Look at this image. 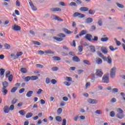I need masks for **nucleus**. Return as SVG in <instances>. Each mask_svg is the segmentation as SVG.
Segmentation results:
<instances>
[{
	"mask_svg": "<svg viewBox=\"0 0 125 125\" xmlns=\"http://www.w3.org/2000/svg\"><path fill=\"white\" fill-rule=\"evenodd\" d=\"M51 82V80H50V79L49 78H46L45 83L47 84H48V83H50Z\"/></svg>",
	"mask_w": 125,
	"mask_h": 125,
	"instance_id": "c03bdc74",
	"label": "nucleus"
},
{
	"mask_svg": "<svg viewBox=\"0 0 125 125\" xmlns=\"http://www.w3.org/2000/svg\"><path fill=\"white\" fill-rule=\"evenodd\" d=\"M33 93H34V91H28L27 93L26 94V97L30 98L33 95Z\"/></svg>",
	"mask_w": 125,
	"mask_h": 125,
	"instance_id": "2eb2a0df",
	"label": "nucleus"
},
{
	"mask_svg": "<svg viewBox=\"0 0 125 125\" xmlns=\"http://www.w3.org/2000/svg\"><path fill=\"white\" fill-rule=\"evenodd\" d=\"M32 42L34 44L36 45H41V43L38 41H32Z\"/></svg>",
	"mask_w": 125,
	"mask_h": 125,
	"instance_id": "37998d69",
	"label": "nucleus"
},
{
	"mask_svg": "<svg viewBox=\"0 0 125 125\" xmlns=\"http://www.w3.org/2000/svg\"><path fill=\"white\" fill-rule=\"evenodd\" d=\"M88 11L89 14H90V15H93L95 13V10H94L90 9L89 10H88Z\"/></svg>",
	"mask_w": 125,
	"mask_h": 125,
	"instance_id": "e433bc0d",
	"label": "nucleus"
},
{
	"mask_svg": "<svg viewBox=\"0 0 125 125\" xmlns=\"http://www.w3.org/2000/svg\"><path fill=\"white\" fill-rule=\"evenodd\" d=\"M52 58H53V60H54V61H60V60H61V58H60V57H57V56L52 57Z\"/></svg>",
	"mask_w": 125,
	"mask_h": 125,
	"instance_id": "bb28decb",
	"label": "nucleus"
},
{
	"mask_svg": "<svg viewBox=\"0 0 125 125\" xmlns=\"http://www.w3.org/2000/svg\"><path fill=\"white\" fill-rule=\"evenodd\" d=\"M95 62L96 63L98 64V65H100V64H102V60L99 58H96Z\"/></svg>",
	"mask_w": 125,
	"mask_h": 125,
	"instance_id": "4468645a",
	"label": "nucleus"
},
{
	"mask_svg": "<svg viewBox=\"0 0 125 125\" xmlns=\"http://www.w3.org/2000/svg\"><path fill=\"white\" fill-rule=\"evenodd\" d=\"M33 117V113L31 112L27 113L25 116L26 119H30V118H32Z\"/></svg>",
	"mask_w": 125,
	"mask_h": 125,
	"instance_id": "5701e85b",
	"label": "nucleus"
},
{
	"mask_svg": "<svg viewBox=\"0 0 125 125\" xmlns=\"http://www.w3.org/2000/svg\"><path fill=\"white\" fill-rule=\"evenodd\" d=\"M36 66L37 67V68H40V69H42V68H43V65L41 64H37L36 65Z\"/></svg>",
	"mask_w": 125,
	"mask_h": 125,
	"instance_id": "09e8293b",
	"label": "nucleus"
},
{
	"mask_svg": "<svg viewBox=\"0 0 125 125\" xmlns=\"http://www.w3.org/2000/svg\"><path fill=\"white\" fill-rule=\"evenodd\" d=\"M117 5L120 8H124V7H125V6H124V5L119 3H117Z\"/></svg>",
	"mask_w": 125,
	"mask_h": 125,
	"instance_id": "49530a36",
	"label": "nucleus"
},
{
	"mask_svg": "<svg viewBox=\"0 0 125 125\" xmlns=\"http://www.w3.org/2000/svg\"><path fill=\"white\" fill-rule=\"evenodd\" d=\"M80 10L81 11H83L84 12H86L87 11H88V10H89V9H88V8H87L86 7H81L80 8Z\"/></svg>",
	"mask_w": 125,
	"mask_h": 125,
	"instance_id": "dca6fc26",
	"label": "nucleus"
},
{
	"mask_svg": "<svg viewBox=\"0 0 125 125\" xmlns=\"http://www.w3.org/2000/svg\"><path fill=\"white\" fill-rule=\"evenodd\" d=\"M104 61H107L108 64H112V58L110 56H108L107 58H106V60Z\"/></svg>",
	"mask_w": 125,
	"mask_h": 125,
	"instance_id": "a211bd4d",
	"label": "nucleus"
},
{
	"mask_svg": "<svg viewBox=\"0 0 125 125\" xmlns=\"http://www.w3.org/2000/svg\"><path fill=\"white\" fill-rule=\"evenodd\" d=\"M3 111L5 114H8L9 113V107L7 105L4 106Z\"/></svg>",
	"mask_w": 125,
	"mask_h": 125,
	"instance_id": "ddd939ff",
	"label": "nucleus"
},
{
	"mask_svg": "<svg viewBox=\"0 0 125 125\" xmlns=\"http://www.w3.org/2000/svg\"><path fill=\"white\" fill-rule=\"evenodd\" d=\"M112 92H113L114 93H116L117 92H119V89H118L117 88H114L112 89Z\"/></svg>",
	"mask_w": 125,
	"mask_h": 125,
	"instance_id": "5fc2aeb1",
	"label": "nucleus"
},
{
	"mask_svg": "<svg viewBox=\"0 0 125 125\" xmlns=\"http://www.w3.org/2000/svg\"><path fill=\"white\" fill-rule=\"evenodd\" d=\"M66 80L67 82H72L73 79L70 77H66Z\"/></svg>",
	"mask_w": 125,
	"mask_h": 125,
	"instance_id": "3c124183",
	"label": "nucleus"
},
{
	"mask_svg": "<svg viewBox=\"0 0 125 125\" xmlns=\"http://www.w3.org/2000/svg\"><path fill=\"white\" fill-rule=\"evenodd\" d=\"M9 75H10V71L9 70H7L5 72V77H6V78H8V76H9Z\"/></svg>",
	"mask_w": 125,
	"mask_h": 125,
	"instance_id": "864d4df0",
	"label": "nucleus"
},
{
	"mask_svg": "<svg viewBox=\"0 0 125 125\" xmlns=\"http://www.w3.org/2000/svg\"><path fill=\"white\" fill-rule=\"evenodd\" d=\"M90 50L92 52H95V48L93 46H90Z\"/></svg>",
	"mask_w": 125,
	"mask_h": 125,
	"instance_id": "603ef678",
	"label": "nucleus"
},
{
	"mask_svg": "<svg viewBox=\"0 0 125 125\" xmlns=\"http://www.w3.org/2000/svg\"><path fill=\"white\" fill-rule=\"evenodd\" d=\"M62 30L64 31V32L65 33H66V34H68V35L70 34H72V32H71V31L68 30V29L63 28L62 29Z\"/></svg>",
	"mask_w": 125,
	"mask_h": 125,
	"instance_id": "a878e982",
	"label": "nucleus"
},
{
	"mask_svg": "<svg viewBox=\"0 0 125 125\" xmlns=\"http://www.w3.org/2000/svg\"><path fill=\"white\" fill-rule=\"evenodd\" d=\"M42 92H43V90L42 89H39L37 91V94H41Z\"/></svg>",
	"mask_w": 125,
	"mask_h": 125,
	"instance_id": "0e129e2a",
	"label": "nucleus"
},
{
	"mask_svg": "<svg viewBox=\"0 0 125 125\" xmlns=\"http://www.w3.org/2000/svg\"><path fill=\"white\" fill-rule=\"evenodd\" d=\"M96 76H98V77H102V75H103V72H102V70L101 69H97L96 72Z\"/></svg>",
	"mask_w": 125,
	"mask_h": 125,
	"instance_id": "6e6552de",
	"label": "nucleus"
},
{
	"mask_svg": "<svg viewBox=\"0 0 125 125\" xmlns=\"http://www.w3.org/2000/svg\"><path fill=\"white\" fill-rule=\"evenodd\" d=\"M46 54H54V52L52 51L51 50H47L44 52Z\"/></svg>",
	"mask_w": 125,
	"mask_h": 125,
	"instance_id": "393cba45",
	"label": "nucleus"
},
{
	"mask_svg": "<svg viewBox=\"0 0 125 125\" xmlns=\"http://www.w3.org/2000/svg\"><path fill=\"white\" fill-rule=\"evenodd\" d=\"M17 101H18V100L16 99H13L12 100V104H16V103L17 102Z\"/></svg>",
	"mask_w": 125,
	"mask_h": 125,
	"instance_id": "13d9d810",
	"label": "nucleus"
},
{
	"mask_svg": "<svg viewBox=\"0 0 125 125\" xmlns=\"http://www.w3.org/2000/svg\"><path fill=\"white\" fill-rule=\"evenodd\" d=\"M88 102L89 104H97V101L92 99H89L88 100Z\"/></svg>",
	"mask_w": 125,
	"mask_h": 125,
	"instance_id": "9b49d317",
	"label": "nucleus"
},
{
	"mask_svg": "<svg viewBox=\"0 0 125 125\" xmlns=\"http://www.w3.org/2000/svg\"><path fill=\"white\" fill-rule=\"evenodd\" d=\"M102 51L104 54H107L108 53V49L106 47L102 48Z\"/></svg>",
	"mask_w": 125,
	"mask_h": 125,
	"instance_id": "6ab92c4d",
	"label": "nucleus"
},
{
	"mask_svg": "<svg viewBox=\"0 0 125 125\" xmlns=\"http://www.w3.org/2000/svg\"><path fill=\"white\" fill-rule=\"evenodd\" d=\"M57 113L59 114H61V113H62V108H58V110H57Z\"/></svg>",
	"mask_w": 125,
	"mask_h": 125,
	"instance_id": "338daca9",
	"label": "nucleus"
},
{
	"mask_svg": "<svg viewBox=\"0 0 125 125\" xmlns=\"http://www.w3.org/2000/svg\"><path fill=\"white\" fill-rule=\"evenodd\" d=\"M7 78L8 79L9 82L11 83V82H12V80H13V75H12V74H11L9 76H8Z\"/></svg>",
	"mask_w": 125,
	"mask_h": 125,
	"instance_id": "72a5a7b5",
	"label": "nucleus"
},
{
	"mask_svg": "<svg viewBox=\"0 0 125 125\" xmlns=\"http://www.w3.org/2000/svg\"><path fill=\"white\" fill-rule=\"evenodd\" d=\"M103 82L104 83H109L110 80L109 79V75H104L103 77Z\"/></svg>",
	"mask_w": 125,
	"mask_h": 125,
	"instance_id": "423d86ee",
	"label": "nucleus"
},
{
	"mask_svg": "<svg viewBox=\"0 0 125 125\" xmlns=\"http://www.w3.org/2000/svg\"><path fill=\"white\" fill-rule=\"evenodd\" d=\"M115 111H112L110 112V117H111L112 118H114V117H115Z\"/></svg>",
	"mask_w": 125,
	"mask_h": 125,
	"instance_id": "bf43d9fd",
	"label": "nucleus"
},
{
	"mask_svg": "<svg viewBox=\"0 0 125 125\" xmlns=\"http://www.w3.org/2000/svg\"><path fill=\"white\" fill-rule=\"evenodd\" d=\"M2 85H3L2 88H6V87L8 86V82L6 81L2 82Z\"/></svg>",
	"mask_w": 125,
	"mask_h": 125,
	"instance_id": "4be33fe9",
	"label": "nucleus"
},
{
	"mask_svg": "<svg viewBox=\"0 0 125 125\" xmlns=\"http://www.w3.org/2000/svg\"><path fill=\"white\" fill-rule=\"evenodd\" d=\"M97 54L100 57L103 59L104 61L107 60V57L104 56L101 52H97Z\"/></svg>",
	"mask_w": 125,
	"mask_h": 125,
	"instance_id": "9d476101",
	"label": "nucleus"
},
{
	"mask_svg": "<svg viewBox=\"0 0 125 125\" xmlns=\"http://www.w3.org/2000/svg\"><path fill=\"white\" fill-rule=\"evenodd\" d=\"M51 70L52 71H58V67H56V66H54L51 68Z\"/></svg>",
	"mask_w": 125,
	"mask_h": 125,
	"instance_id": "e2e57ef3",
	"label": "nucleus"
},
{
	"mask_svg": "<svg viewBox=\"0 0 125 125\" xmlns=\"http://www.w3.org/2000/svg\"><path fill=\"white\" fill-rule=\"evenodd\" d=\"M83 63L86 65H90V62H89L88 60H83Z\"/></svg>",
	"mask_w": 125,
	"mask_h": 125,
	"instance_id": "a18cd8bd",
	"label": "nucleus"
},
{
	"mask_svg": "<svg viewBox=\"0 0 125 125\" xmlns=\"http://www.w3.org/2000/svg\"><path fill=\"white\" fill-rule=\"evenodd\" d=\"M86 34V30H83L81 31V33L79 34L80 37H82V36H83V35H85Z\"/></svg>",
	"mask_w": 125,
	"mask_h": 125,
	"instance_id": "c85d7f7f",
	"label": "nucleus"
},
{
	"mask_svg": "<svg viewBox=\"0 0 125 125\" xmlns=\"http://www.w3.org/2000/svg\"><path fill=\"white\" fill-rule=\"evenodd\" d=\"M117 114L116 115V117L118 118V119H122L125 117V115L124 114V110H122L121 108H118L117 110Z\"/></svg>",
	"mask_w": 125,
	"mask_h": 125,
	"instance_id": "f03ea898",
	"label": "nucleus"
},
{
	"mask_svg": "<svg viewBox=\"0 0 125 125\" xmlns=\"http://www.w3.org/2000/svg\"><path fill=\"white\" fill-rule=\"evenodd\" d=\"M109 49H110V50L111 51H115V50H116V49H118V47H115V48H114V47L113 46H110L109 47Z\"/></svg>",
	"mask_w": 125,
	"mask_h": 125,
	"instance_id": "ea45409f",
	"label": "nucleus"
},
{
	"mask_svg": "<svg viewBox=\"0 0 125 125\" xmlns=\"http://www.w3.org/2000/svg\"><path fill=\"white\" fill-rule=\"evenodd\" d=\"M69 6H77V4L76 3V2H71L69 4Z\"/></svg>",
	"mask_w": 125,
	"mask_h": 125,
	"instance_id": "4d7b16f0",
	"label": "nucleus"
},
{
	"mask_svg": "<svg viewBox=\"0 0 125 125\" xmlns=\"http://www.w3.org/2000/svg\"><path fill=\"white\" fill-rule=\"evenodd\" d=\"M4 46L5 49H9L10 48V47H11L10 45L7 44V43H5L4 44Z\"/></svg>",
	"mask_w": 125,
	"mask_h": 125,
	"instance_id": "4c0bfd02",
	"label": "nucleus"
},
{
	"mask_svg": "<svg viewBox=\"0 0 125 125\" xmlns=\"http://www.w3.org/2000/svg\"><path fill=\"white\" fill-rule=\"evenodd\" d=\"M72 60L74 62H80V61H81V60L80 59V58H79V57H78V56L73 57L72 58Z\"/></svg>",
	"mask_w": 125,
	"mask_h": 125,
	"instance_id": "f3484780",
	"label": "nucleus"
},
{
	"mask_svg": "<svg viewBox=\"0 0 125 125\" xmlns=\"http://www.w3.org/2000/svg\"><path fill=\"white\" fill-rule=\"evenodd\" d=\"M56 120L57 122H59V123H61V122H62V118L60 116H56Z\"/></svg>",
	"mask_w": 125,
	"mask_h": 125,
	"instance_id": "f704fd0d",
	"label": "nucleus"
},
{
	"mask_svg": "<svg viewBox=\"0 0 125 125\" xmlns=\"http://www.w3.org/2000/svg\"><path fill=\"white\" fill-rule=\"evenodd\" d=\"M54 18L55 20H57V21H63L62 19L57 16H54Z\"/></svg>",
	"mask_w": 125,
	"mask_h": 125,
	"instance_id": "473e14b6",
	"label": "nucleus"
},
{
	"mask_svg": "<svg viewBox=\"0 0 125 125\" xmlns=\"http://www.w3.org/2000/svg\"><path fill=\"white\" fill-rule=\"evenodd\" d=\"M98 24L100 26H102V20H99L98 21Z\"/></svg>",
	"mask_w": 125,
	"mask_h": 125,
	"instance_id": "774afa93",
	"label": "nucleus"
},
{
	"mask_svg": "<svg viewBox=\"0 0 125 125\" xmlns=\"http://www.w3.org/2000/svg\"><path fill=\"white\" fill-rule=\"evenodd\" d=\"M12 30H13V31H21V27L16 24L13 25L12 26Z\"/></svg>",
	"mask_w": 125,
	"mask_h": 125,
	"instance_id": "0eeeda50",
	"label": "nucleus"
},
{
	"mask_svg": "<svg viewBox=\"0 0 125 125\" xmlns=\"http://www.w3.org/2000/svg\"><path fill=\"white\" fill-rule=\"evenodd\" d=\"M31 80V76H27L24 78V81L26 82H29Z\"/></svg>",
	"mask_w": 125,
	"mask_h": 125,
	"instance_id": "79ce46f5",
	"label": "nucleus"
},
{
	"mask_svg": "<svg viewBox=\"0 0 125 125\" xmlns=\"http://www.w3.org/2000/svg\"><path fill=\"white\" fill-rule=\"evenodd\" d=\"M51 83H52V84H55V83H57V81H56L55 79H52L51 80Z\"/></svg>",
	"mask_w": 125,
	"mask_h": 125,
	"instance_id": "052dcab7",
	"label": "nucleus"
},
{
	"mask_svg": "<svg viewBox=\"0 0 125 125\" xmlns=\"http://www.w3.org/2000/svg\"><path fill=\"white\" fill-rule=\"evenodd\" d=\"M92 41H94V42H97V41H98V37L94 36V39L92 38Z\"/></svg>",
	"mask_w": 125,
	"mask_h": 125,
	"instance_id": "69168bd1",
	"label": "nucleus"
},
{
	"mask_svg": "<svg viewBox=\"0 0 125 125\" xmlns=\"http://www.w3.org/2000/svg\"><path fill=\"white\" fill-rule=\"evenodd\" d=\"M5 72V70L3 68H0V76H3L4 75V72Z\"/></svg>",
	"mask_w": 125,
	"mask_h": 125,
	"instance_id": "c9c22d12",
	"label": "nucleus"
},
{
	"mask_svg": "<svg viewBox=\"0 0 125 125\" xmlns=\"http://www.w3.org/2000/svg\"><path fill=\"white\" fill-rule=\"evenodd\" d=\"M109 41V38L104 37L101 38V42H108Z\"/></svg>",
	"mask_w": 125,
	"mask_h": 125,
	"instance_id": "b1692460",
	"label": "nucleus"
},
{
	"mask_svg": "<svg viewBox=\"0 0 125 125\" xmlns=\"http://www.w3.org/2000/svg\"><path fill=\"white\" fill-rule=\"evenodd\" d=\"M93 21V19L91 18H88L86 19V23H90Z\"/></svg>",
	"mask_w": 125,
	"mask_h": 125,
	"instance_id": "cd10ccee",
	"label": "nucleus"
},
{
	"mask_svg": "<svg viewBox=\"0 0 125 125\" xmlns=\"http://www.w3.org/2000/svg\"><path fill=\"white\" fill-rule=\"evenodd\" d=\"M117 72V67H113L110 70V77L112 79H114L116 77V73Z\"/></svg>",
	"mask_w": 125,
	"mask_h": 125,
	"instance_id": "7ed1b4c3",
	"label": "nucleus"
},
{
	"mask_svg": "<svg viewBox=\"0 0 125 125\" xmlns=\"http://www.w3.org/2000/svg\"><path fill=\"white\" fill-rule=\"evenodd\" d=\"M50 10H51L53 12H61L62 10L60 8H52L50 9Z\"/></svg>",
	"mask_w": 125,
	"mask_h": 125,
	"instance_id": "f8f14e48",
	"label": "nucleus"
},
{
	"mask_svg": "<svg viewBox=\"0 0 125 125\" xmlns=\"http://www.w3.org/2000/svg\"><path fill=\"white\" fill-rule=\"evenodd\" d=\"M95 113L97 115H101V114H102V111L101 110H97L95 112Z\"/></svg>",
	"mask_w": 125,
	"mask_h": 125,
	"instance_id": "8fccbe9b",
	"label": "nucleus"
},
{
	"mask_svg": "<svg viewBox=\"0 0 125 125\" xmlns=\"http://www.w3.org/2000/svg\"><path fill=\"white\" fill-rule=\"evenodd\" d=\"M85 39L87 41H88L89 42H91L92 39V35L89 34H87L85 36Z\"/></svg>",
	"mask_w": 125,
	"mask_h": 125,
	"instance_id": "1a4fd4ad",
	"label": "nucleus"
},
{
	"mask_svg": "<svg viewBox=\"0 0 125 125\" xmlns=\"http://www.w3.org/2000/svg\"><path fill=\"white\" fill-rule=\"evenodd\" d=\"M19 114H20V115L21 116H24L25 115V111H24L23 110H20L19 111Z\"/></svg>",
	"mask_w": 125,
	"mask_h": 125,
	"instance_id": "a19ab883",
	"label": "nucleus"
},
{
	"mask_svg": "<svg viewBox=\"0 0 125 125\" xmlns=\"http://www.w3.org/2000/svg\"><path fill=\"white\" fill-rule=\"evenodd\" d=\"M21 55H23V52H18L17 53V58H15L14 59L15 60V59H17L20 56H21Z\"/></svg>",
	"mask_w": 125,
	"mask_h": 125,
	"instance_id": "7c9ffc66",
	"label": "nucleus"
},
{
	"mask_svg": "<svg viewBox=\"0 0 125 125\" xmlns=\"http://www.w3.org/2000/svg\"><path fill=\"white\" fill-rule=\"evenodd\" d=\"M73 17H78V18L82 19V18H84L85 15L81 13L75 12L73 14Z\"/></svg>",
	"mask_w": 125,
	"mask_h": 125,
	"instance_id": "39448f33",
	"label": "nucleus"
},
{
	"mask_svg": "<svg viewBox=\"0 0 125 125\" xmlns=\"http://www.w3.org/2000/svg\"><path fill=\"white\" fill-rule=\"evenodd\" d=\"M2 92L3 93V95H6V94H7V92H8V91L7 89H5V88H2Z\"/></svg>",
	"mask_w": 125,
	"mask_h": 125,
	"instance_id": "c756f323",
	"label": "nucleus"
},
{
	"mask_svg": "<svg viewBox=\"0 0 125 125\" xmlns=\"http://www.w3.org/2000/svg\"><path fill=\"white\" fill-rule=\"evenodd\" d=\"M78 50L80 52H82L83 50V47L82 45L79 46Z\"/></svg>",
	"mask_w": 125,
	"mask_h": 125,
	"instance_id": "de8ad7c7",
	"label": "nucleus"
},
{
	"mask_svg": "<svg viewBox=\"0 0 125 125\" xmlns=\"http://www.w3.org/2000/svg\"><path fill=\"white\" fill-rule=\"evenodd\" d=\"M29 4L32 10H34V11H36V10H37V7L34 5V4H33V3L29 2Z\"/></svg>",
	"mask_w": 125,
	"mask_h": 125,
	"instance_id": "412c9836",
	"label": "nucleus"
},
{
	"mask_svg": "<svg viewBox=\"0 0 125 125\" xmlns=\"http://www.w3.org/2000/svg\"><path fill=\"white\" fill-rule=\"evenodd\" d=\"M57 37H54L53 39L57 41V42H62L63 40V38H66V35L63 33H60L57 35Z\"/></svg>",
	"mask_w": 125,
	"mask_h": 125,
	"instance_id": "f257e3e1",
	"label": "nucleus"
},
{
	"mask_svg": "<svg viewBox=\"0 0 125 125\" xmlns=\"http://www.w3.org/2000/svg\"><path fill=\"white\" fill-rule=\"evenodd\" d=\"M90 86V82H87L85 84V88L87 89V87H89Z\"/></svg>",
	"mask_w": 125,
	"mask_h": 125,
	"instance_id": "680f3d73",
	"label": "nucleus"
},
{
	"mask_svg": "<svg viewBox=\"0 0 125 125\" xmlns=\"http://www.w3.org/2000/svg\"><path fill=\"white\" fill-rule=\"evenodd\" d=\"M39 79V77L38 76H32L30 77V80L31 81H36Z\"/></svg>",
	"mask_w": 125,
	"mask_h": 125,
	"instance_id": "2f4dec72",
	"label": "nucleus"
},
{
	"mask_svg": "<svg viewBox=\"0 0 125 125\" xmlns=\"http://www.w3.org/2000/svg\"><path fill=\"white\" fill-rule=\"evenodd\" d=\"M17 89H18V87H13L11 90V92L14 93V92H15Z\"/></svg>",
	"mask_w": 125,
	"mask_h": 125,
	"instance_id": "58836bf2",
	"label": "nucleus"
},
{
	"mask_svg": "<svg viewBox=\"0 0 125 125\" xmlns=\"http://www.w3.org/2000/svg\"><path fill=\"white\" fill-rule=\"evenodd\" d=\"M110 102H111V103H115L117 102V99H116L115 98H113L111 99Z\"/></svg>",
	"mask_w": 125,
	"mask_h": 125,
	"instance_id": "6e6d98bb",
	"label": "nucleus"
},
{
	"mask_svg": "<svg viewBox=\"0 0 125 125\" xmlns=\"http://www.w3.org/2000/svg\"><path fill=\"white\" fill-rule=\"evenodd\" d=\"M117 72V67H113L110 70V77L112 79H114L116 77V73Z\"/></svg>",
	"mask_w": 125,
	"mask_h": 125,
	"instance_id": "20e7f679",
	"label": "nucleus"
},
{
	"mask_svg": "<svg viewBox=\"0 0 125 125\" xmlns=\"http://www.w3.org/2000/svg\"><path fill=\"white\" fill-rule=\"evenodd\" d=\"M21 72L22 74H26V73H28V70H27V68L25 67H22L21 68Z\"/></svg>",
	"mask_w": 125,
	"mask_h": 125,
	"instance_id": "aec40b11",
	"label": "nucleus"
}]
</instances>
